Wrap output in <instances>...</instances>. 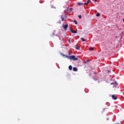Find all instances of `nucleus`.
<instances>
[{
	"label": "nucleus",
	"instance_id": "nucleus-13",
	"mask_svg": "<svg viewBox=\"0 0 124 124\" xmlns=\"http://www.w3.org/2000/svg\"><path fill=\"white\" fill-rule=\"evenodd\" d=\"M62 21H64V18L62 16H61Z\"/></svg>",
	"mask_w": 124,
	"mask_h": 124
},
{
	"label": "nucleus",
	"instance_id": "nucleus-15",
	"mask_svg": "<svg viewBox=\"0 0 124 124\" xmlns=\"http://www.w3.org/2000/svg\"><path fill=\"white\" fill-rule=\"evenodd\" d=\"M74 23L76 25H77V24L78 23L77 22V21H76V20H74Z\"/></svg>",
	"mask_w": 124,
	"mask_h": 124
},
{
	"label": "nucleus",
	"instance_id": "nucleus-17",
	"mask_svg": "<svg viewBox=\"0 0 124 124\" xmlns=\"http://www.w3.org/2000/svg\"><path fill=\"white\" fill-rule=\"evenodd\" d=\"M78 17L79 18V19H82V16L81 15H79Z\"/></svg>",
	"mask_w": 124,
	"mask_h": 124
},
{
	"label": "nucleus",
	"instance_id": "nucleus-12",
	"mask_svg": "<svg viewBox=\"0 0 124 124\" xmlns=\"http://www.w3.org/2000/svg\"><path fill=\"white\" fill-rule=\"evenodd\" d=\"M78 6L83 5V3L78 2Z\"/></svg>",
	"mask_w": 124,
	"mask_h": 124
},
{
	"label": "nucleus",
	"instance_id": "nucleus-20",
	"mask_svg": "<svg viewBox=\"0 0 124 124\" xmlns=\"http://www.w3.org/2000/svg\"><path fill=\"white\" fill-rule=\"evenodd\" d=\"M94 1H95V2H96V1H97V0H94Z\"/></svg>",
	"mask_w": 124,
	"mask_h": 124
},
{
	"label": "nucleus",
	"instance_id": "nucleus-9",
	"mask_svg": "<svg viewBox=\"0 0 124 124\" xmlns=\"http://www.w3.org/2000/svg\"><path fill=\"white\" fill-rule=\"evenodd\" d=\"M111 85H113L114 86H118V84H117V83H111Z\"/></svg>",
	"mask_w": 124,
	"mask_h": 124
},
{
	"label": "nucleus",
	"instance_id": "nucleus-6",
	"mask_svg": "<svg viewBox=\"0 0 124 124\" xmlns=\"http://www.w3.org/2000/svg\"><path fill=\"white\" fill-rule=\"evenodd\" d=\"M70 31L72 33H77V31H74V30H73V29H71Z\"/></svg>",
	"mask_w": 124,
	"mask_h": 124
},
{
	"label": "nucleus",
	"instance_id": "nucleus-2",
	"mask_svg": "<svg viewBox=\"0 0 124 124\" xmlns=\"http://www.w3.org/2000/svg\"><path fill=\"white\" fill-rule=\"evenodd\" d=\"M73 10V9H72V8H68L67 9V12H68V13H70Z\"/></svg>",
	"mask_w": 124,
	"mask_h": 124
},
{
	"label": "nucleus",
	"instance_id": "nucleus-3",
	"mask_svg": "<svg viewBox=\"0 0 124 124\" xmlns=\"http://www.w3.org/2000/svg\"><path fill=\"white\" fill-rule=\"evenodd\" d=\"M62 28H63L64 30H67V28H68V25L66 24L65 25H63Z\"/></svg>",
	"mask_w": 124,
	"mask_h": 124
},
{
	"label": "nucleus",
	"instance_id": "nucleus-22",
	"mask_svg": "<svg viewBox=\"0 0 124 124\" xmlns=\"http://www.w3.org/2000/svg\"><path fill=\"white\" fill-rule=\"evenodd\" d=\"M69 42L70 43V39H69Z\"/></svg>",
	"mask_w": 124,
	"mask_h": 124
},
{
	"label": "nucleus",
	"instance_id": "nucleus-1",
	"mask_svg": "<svg viewBox=\"0 0 124 124\" xmlns=\"http://www.w3.org/2000/svg\"><path fill=\"white\" fill-rule=\"evenodd\" d=\"M62 56L64 57V58H67L68 60H73V61H78V57H76L74 55L68 56L66 55L63 54H62Z\"/></svg>",
	"mask_w": 124,
	"mask_h": 124
},
{
	"label": "nucleus",
	"instance_id": "nucleus-16",
	"mask_svg": "<svg viewBox=\"0 0 124 124\" xmlns=\"http://www.w3.org/2000/svg\"><path fill=\"white\" fill-rule=\"evenodd\" d=\"M90 51H93V47H91L89 48Z\"/></svg>",
	"mask_w": 124,
	"mask_h": 124
},
{
	"label": "nucleus",
	"instance_id": "nucleus-7",
	"mask_svg": "<svg viewBox=\"0 0 124 124\" xmlns=\"http://www.w3.org/2000/svg\"><path fill=\"white\" fill-rule=\"evenodd\" d=\"M73 71H78V69H77V68H76V67H74L73 68Z\"/></svg>",
	"mask_w": 124,
	"mask_h": 124
},
{
	"label": "nucleus",
	"instance_id": "nucleus-14",
	"mask_svg": "<svg viewBox=\"0 0 124 124\" xmlns=\"http://www.w3.org/2000/svg\"><path fill=\"white\" fill-rule=\"evenodd\" d=\"M96 17H99V16H100V14L99 13H97L96 15Z\"/></svg>",
	"mask_w": 124,
	"mask_h": 124
},
{
	"label": "nucleus",
	"instance_id": "nucleus-4",
	"mask_svg": "<svg viewBox=\"0 0 124 124\" xmlns=\"http://www.w3.org/2000/svg\"><path fill=\"white\" fill-rule=\"evenodd\" d=\"M90 2H91V0H88L87 1V2L84 3V4H85V5H88V4H89V3H90Z\"/></svg>",
	"mask_w": 124,
	"mask_h": 124
},
{
	"label": "nucleus",
	"instance_id": "nucleus-5",
	"mask_svg": "<svg viewBox=\"0 0 124 124\" xmlns=\"http://www.w3.org/2000/svg\"><path fill=\"white\" fill-rule=\"evenodd\" d=\"M112 99L116 100L117 99V96H115V95H112Z\"/></svg>",
	"mask_w": 124,
	"mask_h": 124
},
{
	"label": "nucleus",
	"instance_id": "nucleus-18",
	"mask_svg": "<svg viewBox=\"0 0 124 124\" xmlns=\"http://www.w3.org/2000/svg\"><path fill=\"white\" fill-rule=\"evenodd\" d=\"M105 111V108H104L103 109V112H104Z\"/></svg>",
	"mask_w": 124,
	"mask_h": 124
},
{
	"label": "nucleus",
	"instance_id": "nucleus-21",
	"mask_svg": "<svg viewBox=\"0 0 124 124\" xmlns=\"http://www.w3.org/2000/svg\"><path fill=\"white\" fill-rule=\"evenodd\" d=\"M53 35H55V33H53Z\"/></svg>",
	"mask_w": 124,
	"mask_h": 124
},
{
	"label": "nucleus",
	"instance_id": "nucleus-19",
	"mask_svg": "<svg viewBox=\"0 0 124 124\" xmlns=\"http://www.w3.org/2000/svg\"><path fill=\"white\" fill-rule=\"evenodd\" d=\"M87 62H90V60H87Z\"/></svg>",
	"mask_w": 124,
	"mask_h": 124
},
{
	"label": "nucleus",
	"instance_id": "nucleus-11",
	"mask_svg": "<svg viewBox=\"0 0 124 124\" xmlns=\"http://www.w3.org/2000/svg\"><path fill=\"white\" fill-rule=\"evenodd\" d=\"M76 48L77 49V50L80 49V46H76Z\"/></svg>",
	"mask_w": 124,
	"mask_h": 124
},
{
	"label": "nucleus",
	"instance_id": "nucleus-10",
	"mask_svg": "<svg viewBox=\"0 0 124 124\" xmlns=\"http://www.w3.org/2000/svg\"><path fill=\"white\" fill-rule=\"evenodd\" d=\"M69 70H72V66L69 65Z\"/></svg>",
	"mask_w": 124,
	"mask_h": 124
},
{
	"label": "nucleus",
	"instance_id": "nucleus-8",
	"mask_svg": "<svg viewBox=\"0 0 124 124\" xmlns=\"http://www.w3.org/2000/svg\"><path fill=\"white\" fill-rule=\"evenodd\" d=\"M81 40L83 42H85V41H86V40L85 39H84V38H83V37L81 38Z\"/></svg>",
	"mask_w": 124,
	"mask_h": 124
}]
</instances>
